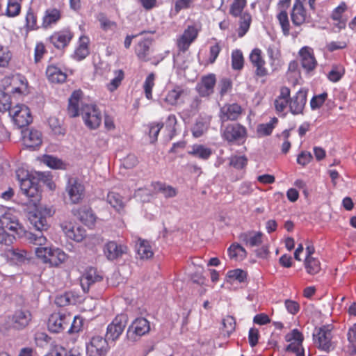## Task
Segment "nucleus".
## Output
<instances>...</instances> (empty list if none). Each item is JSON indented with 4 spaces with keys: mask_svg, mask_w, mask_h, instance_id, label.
<instances>
[{
    "mask_svg": "<svg viewBox=\"0 0 356 356\" xmlns=\"http://www.w3.org/2000/svg\"><path fill=\"white\" fill-rule=\"evenodd\" d=\"M249 59L252 65L256 68L257 76L263 77L268 74V70L265 67L266 61L263 58L262 51L259 48H254L250 54Z\"/></svg>",
    "mask_w": 356,
    "mask_h": 356,
    "instance_id": "aec40b11",
    "label": "nucleus"
},
{
    "mask_svg": "<svg viewBox=\"0 0 356 356\" xmlns=\"http://www.w3.org/2000/svg\"><path fill=\"white\" fill-rule=\"evenodd\" d=\"M0 243L10 245L15 239V234L19 236L24 235L26 232L20 225L17 217V213L12 209H8L0 215Z\"/></svg>",
    "mask_w": 356,
    "mask_h": 356,
    "instance_id": "7ed1b4c3",
    "label": "nucleus"
},
{
    "mask_svg": "<svg viewBox=\"0 0 356 356\" xmlns=\"http://www.w3.org/2000/svg\"><path fill=\"white\" fill-rule=\"evenodd\" d=\"M51 354L52 356H82L78 348H73L67 350L61 346H56Z\"/></svg>",
    "mask_w": 356,
    "mask_h": 356,
    "instance_id": "603ef678",
    "label": "nucleus"
},
{
    "mask_svg": "<svg viewBox=\"0 0 356 356\" xmlns=\"http://www.w3.org/2000/svg\"><path fill=\"white\" fill-rule=\"evenodd\" d=\"M83 185L76 178H69L65 186V192L72 203H79L84 196Z\"/></svg>",
    "mask_w": 356,
    "mask_h": 356,
    "instance_id": "f3484780",
    "label": "nucleus"
},
{
    "mask_svg": "<svg viewBox=\"0 0 356 356\" xmlns=\"http://www.w3.org/2000/svg\"><path fill=\"white\" fill-rule=\"evenodd\" d=\"M240 240L250 247L258 246L262 243V233L250 232L243 233L239 236Z\"/></svg>",
    "mask_w": 356,
    "mask_h": 356,
    "instance_id": "f704fd0d",
    "label": "nucleus"
},
{
    "mask_svg": "<svg viewBox=\"0 0 356 356\" xmlns=\"http://www.w3.org/2000/svg\"><path fill=\"white\" fill-rule=\"evenodd\" d=\"M188 154L199 159L207 160L212 154V151L210 148L206 147L202 145H194L192 147V149L188 152Z\"/></svg>",
    "mask_w": 356,
    "mask_h": 356,
    "instance_id": "a19ab883",
    "label": "nucleus"
},
{
    "mask_svg": "<svg viewBox=\"0 0 356 356\" xmlns=\"http://www.w3.org/2000/svg\"><path fill=\"white\" fill-rule=\"evenodd\" d=\"M60 17L61 15L59 10L56 8L48 9L45 11L42 19V26L45 29L49 28L58 22Z\"/></svg>",
    "mask_w": 356,
    "mask_h": 356,
    "instance_id": "e433bc0d",
    "label": "nucleus"
},
{
    "mask_svg": "<svg viewBox=\"0 0 356 356\" xmlns=\"http://www.w3.org/2000/svg\"><path fill=\"white\" fill-rule=\"evenodd\" d=\"M102 280V276L96 268H90L86 270L81 277V285L84 291H88L91 285Z\"/></svg>",
    "mask_w": 356,
    "mask_h": 356,
    "instance_id": "a878e982",
    "label": "nucleus"
},
{
    "mask_svg": "<svg viewBox=\"0 0 356 356\" xmlns=\"http://www.w3.org/2000/svg\"><path fill=\"white\" fill-rule=\"evenodd\" d=\"M198 30L195 26H188L183 33L177 38L176 44L179 51L183 53L188 50L191 44L197 39Z\"/></svg>",
    "mask_w": 356,
    "mask_h": 356,
    "instance_id": "dca6fc26",
    "label": "nucleus"
},
{
    "mask_svg": "<svg viewBox=\"0 0 356 356\" xmlns=\"http://www.w3.org/2000/svg\"><path fill=\"white\" fill-rule=\"evenodd\" d=\"M10 114L13 117L15 124L19 128L26 127L33 121L30 109L24 104L16 105L10 109Z\"/></svg>",
    "mask_w": 356,
    "mask_h": 356,
    "instance_id": "f8f14e48",
    "label": "nucleus"
},
{
    "mask_svg": "<svg viewBox=\"0 0 356 356\" xmlns=\"http://www.w3.org/2000/svg\"><path fill=\"white\" fill-rule=\"evenodd\" d=\"M31 316L28 311L17 310L11 316H8V321L13 328L22 330L28 325Z\"/></svg>",
    "mask_w": 356,
    "mask_h": 356,
    "instance_id": "412c9836",
    "label": "nucleus"
},
{
    "mask_svg": "<svg viewBox=\"0 0 356 356\" xmlns=\"http://www.w3.org/2000/svg\"><path fill=\"white\" fill-rule=\"evenodd\" d=\"M289 96H290V90L282 91L274 102L275 108L277 112H282L289 104Z\"/></svg>",
    "mask_w": 356,
    "mask_h": 356,
    "instance_id": "37998d69",
    "label": "nucleus"
},
{
    "mask_svg": "<svg viewBox=\"0 0 356 356\" xmlns=\"http://www.w3.org/2000/svg\"><path fill=\"white\" fill-rule=\"evenodd\" d=\"M163 127V124H159V123H157V124L152 123L149 125L148 134H149V137L150 139V142L152 143H154L157 140L158 135L160 132V130L161 129V128Z\"/></svg>",
    "mask_w": 356,
    "mask_h": 356,
    "instance_id": "bf43d9fd",
    "label": "nucleus"
},
{
    "mask_svg": "<svg viewBox=\"0 0 356 356\" xmlns=\"http://www.w3.org/2000/svg\"><path fill=\"white\" fill-rule=\"evenodd\" d=\"M228 254L231 259H243L246 257L247 252L243 247L238 243H234L228 248Z\"/></svg>",
    "mask_w": 356,
    "mask_h": 356,
    "instance_id": "c03bdc74",
    "label": "nucleus"
},
{
    "mask_svg": "<svg viewBox=\"0 0 356 356\" xmlns=\"http://www.w3.org/2000/svg\"><path fill=\"white\" fill-rule=\"evenodd\" d=\"M247 4V0H233L229 8V14L232 17L238 19L236 31L239 38L243 37L248 32L252 22L250 13L245 10Z\"/></svg>",
    "mask_w": 356,
    "mask_h": 356,
    "instance_id": "39448f33",
    "label": "nucleus"
},
{
    "mask_svg": "<svg viewBox=\"0 0 356 356\" xmlns=\"http://www.w3.org/2000/svg\"><path fill=\"white\" fill-rule=\"evenodd\" d=\"M152 41V39L149 38H143L135 46V54L139 60L142 61H147L149 60L148 56Z\"/></svg>",
    "mask_w": 356,
    "mask_h": 356,
    "instance_id": "7c9ffc66",
    "label": "nucleus"
},
{
    "mask_svg": "<svg viewBox=\"0 0 356 356\" xmlns=\"http://www.w3.org/2000/svg\"><path fill=\"white\" fill-rule=\"evenodd\" d=\"M286 80L291 87H295L301 79L298 62L293 60L289 62L285 75Z\"/></svg>",
    "mask_w": 356,
    "mask_h": 356,
    "instance_id": "bb28decb",
    "label": "nucleus"
},
{
    "mask_svg": "<svg viewBox=\"0 0 356 356\" xmlns=\"http://www.w3.org/2000/svg\"><path fill=\"white\" fill-rule=\"evenodd\" d=\"M74 38V33L70 29L54 32L48 38L49 42L58 50H63L70 43Z\"/></svg>",
    "mask_w": 356,
    "mask_h": 356,
    "instance_id": "4468645a",
    "label": "nucleus"
},
{
    "mask_svg": "<svg viewBox=\"0 0 356 356\" xmlns=\"http://www.w3.org/2000/svg\"><path fill=\"white\" fill-rule=\"evenodd\" d=\"M47 326L51 332L58 333L69 327L68 332L74 333L80 330L81 320L65 313L56 312L49 316Z\"/></svg>",
    "mask_w": 356,
    "mask_h": 356,
    "instance_id": "20e7f679",
    "label": "nucleus"
},
{
    "mask_svg": "<svg viewBox=\"0 0 356 356\" xmlns=\"http://www.w3.org/2000/svg\"><path fill=\"white\" fill-rule=\"evenodd\" d=\"M85 124L91 129L99 127L102 122V114L97 106L90 104L88 97L83 95L82 90H74L68 100L67 114L70 118L79 115V106Z\"/></svg>",
    "mask_w": 356,
    "mask_h": 356,
    "instance_id": "f257e3e1",
    "label": "nucleus"
},
{
    "mask_svg": "<svg viewBox=\"0 0 356 356\" xmlns=\"http://www.w3.org/2000/svg\"><path fill=\"white\" fill-rule=\"evenodd\" d=\"M54 213V211L49 207H40L35 212L30 213L29 220L31 224L35 228L36 232H42L47 231L49 225L47 220V216H51Z\"/></svg>",
    "mask_w": 356,
    "mask_h": 356,
    "instance_id": "9d476101",
    "label": "nucleus"
},
{
    "mask_svg": "<svg viewBox=\"0 0 356 356\" xmlns=\"http://www.w3.org/2000/svg\"><path fill=\"white\" fill-rule=\"evenodd\" d=\"M277 122L278 120L277 118H273L269 122L259 124L257 129V134L260 136L270 135Z\"/></svg>",
    "mask_w": 356,
    "mask_h": 356,
    "instance_id": "a18cd8bd",
    "label": "nucleus"
},
{
    "mask_svg": "<svg viewBox=\"0 0 356 356\" xmlns=\"http://www.w3.org/2000/svg\"><path fill=\"white\" fill-rule=\"evenodd\" d=\"M248 159L245 156H233L230 158V165L236 169H242L247 165Z\"/></svg>",
    "mask_w": 356,
    "mask_h": 356,
    "instance_id": "052dcab7",
    "label": "nucleus"
},
{
    "mask_svg": "<svg viewBox=\"0 0 356 356\" xmlns=\"http://www.w3.org/2000/svg\"><path fill=\"white\" fill-rule=\"evenodd\" d=\"M26 238L29 243L38 246L35 253L44 264L58 266L67 259V255L62 250L52 245L44 246L47 239L43 233H26Z\"/></svg>",
    "mask_w": 356,
    "mask_h": 356,
    "instance_id": "f03ea898",
    "label": "nucleus"
},
{
    "mask_svg": "<svg viewBox=\"0 0 356 356\" xmlns=\"http://www.w3.org/2000/svg\"><path fill=\"white\" fill-rule=\"evenodd\" d=\"M2 83L4 88L11 89H26L29 86L27 79L21 74L5 76L2 79Z\"/></svg>",
    "mask_w": 356,
    "mask_h": 356,
    "instance_id": "5701e85b",
    "label": "nucleus"
},
{
    "mask_svg": "<svg viewBox=\"0 0 356 356\" xmlns=\"http://www.w3.org/2000/svg\"><path fill=\"white\" fill-rule=\"evenodd\" d=\"M44 177H46L45 175L43 172H41L38 173V178L29 177L20 180V190L22 195H24L26 198V204H29L33 207H36L40 202L41 199V192L39 186V181L42 180L44 182L49 181L47 177L44 180Z\"/></svg>",
    "mask_w": 356,
    "mask_h": 356,
    "instance_id": "423d86ee",
    "label": "nucleus"
},
{
    "mask_svg": "<svg viewBox=\"0 0 356 356\" xmlns=\"http://www.w3.org/2000/svg\"><path fill=\"white\" fill-rule=\"evenodd\" d=\"M11 99L8 94L4 90H0V112H4L10 109Z\"/></svg>",
    "mask_w": 356,
    "mask_h": 356,
    "instance_id": "4d7b16f0",
    "label": "nucleus"
},
{
    "mask_svg": "<svg viewBox=\"0 0 356 356\" xmlns=\"http://www.w3.org/2000/svg\"><path fill=\"white\" fill-rule=\"evenodd\" d=\"M150 331V323L145 318H136L128 327L126 332V339L128 341L136 343L143 336L147 334Z\"/></svg>",
    "mask_w": 356,
    "mask_h": 356,
    "instance_id": "0eeeda50",
    "label": "nucleus"
},
{
    "mask_svg": "<svg viewBox=\"0 0 356 356\" xmlns=\"http://www.w3.org/2000/svg\"><path fill=\"white\" fill-rule=\"evenodd\" d=\"M128 323L126 314L117 315L106 329V338L108 341H116L124 332Z\"/></svg>",
    "mask_w": 356,
    "mask_h": 356,
    "instance_id": "9b49d317",
    "label": "nucleus"
},
{
    "mask_svg": "<svg viewBox=\"0 0 356 356\" xmlns=\"http://www.w3.org/2000/svg\"><path fill=\"white\" fill-rule=\"evenodd\" d=\"M48 124L54 135L63 136L65 134V129L63 127L62 122L57 118L50 117L48 119Z\"/></svg>",
    "mask_w": 356,
    "mask_h": 356,
    "instance_id": "49530a36",
    "label": "nucleus"
},
{
    "mask_svg": "<svg viewBox=\"0 0 356 356\" xmlns=\"http://www.w3.org/2000/svg\"><path fill=\"white\" fill-rule=\"evenodd\" d=\"M90 38L86 35H81L78 42V46L75 49L72 57L77 61H81L90 54Z\"/></svg>",
    "mask_w": 356,
    "mask_h": 356,
    "instance_id": "c85d7f7f",
    "label": "nucleus"
},
{
    "mask_svg": "<svg viewBox=\"0 0 356 356\" xmlns=\"http://www.w3.org/2000/svg\"><path fill=\"white\" fill-rule=\"evenodd\" d=\"M13 54L8 46L0 42V68H7L10 65Z\"/></svg>",
    "mask_w": 356,
    "mask_h": 356,
    "instance_id": "58836bf2",
    "label": "nucleus"
},
{
    "mask_svg": "<svg viewBox=\"0 0 356 356\" xmlns=\"http://www.w3.org/2000/svg\"><path fill=\"white\" fill-rule=\"evenodd\" d=\"M222 138L229 144L240 145L246 140L247 129L240 124H229L222 131Z\"/></svg>",
    "mask_w": 356,
    "mask_h": 356,
    "instance_id": "1a4fd4ad",
    "label": "nucleus"
},
{
    "mask_svg": "<svg viewBox=\"0 0 356 356\" xmlns=\"http://www.w3.org/2000/svg\"><path fill=\"white\" fill-rule=\"evenodd\" d=\"M177 118L174 115H170L165 122V128L168 130L169 136L172 138L175 134Z\"/></svg>",
    "mask_w": 356,
    "mask_h": 356,
    "instance_id": "774afa93",
    "label": "nucleus"
},
{
    "mask_svg": "<svg viewBox=\"0 0 356 356\" xmlns=\"http://www.w3.org/2000/svg\"><path fill=\"white\" fill-rule=\"evenodd\" d=\"M46 75L51 83H63L66 81L67 73L63 72L57 65L51 64L47 67Z\"/></svg>",
    "mask_w": 356,
    "mask_h": 356,
    "instance_id": "c756f323",
    "label": "nucleus"
},
{
    "mask_svg": "<svg viewBox=\"0 0 356 356\" xmlns=\"http://www.w3.org/2000/svg\"><path fill=\"white\" fill-rule=\"evenodd\" d=\"M298 58L302 68L307 73H310L316 69L318 63L312 47H302L298 51Z\"/></svg>",
    "mask_w": 356,
    "mask_h": 356,
    "instance_id": "2eb2a0df",
    "label": "nucleus"
},
{
    "mask_svg": "<svg viewBox=\"0 0 356 356\" xmlns=\"http://www.w3.org/2000/svg\"><path fill=\"white\" fill-rule=\"evenodd\" d=\"M167 94H165L164 96V101L170 104V105H175L177 103L180 95H181V91L179 90H166Z\"/></svg>",
    "mask_w": 356,
    "mask_h": 356,
    "instance_id": "680f3d73",
    "label": "nucleus"
},
{
    "mask_svg": "<svg viewBox=\"0 0 356 356\" xmlns=\"http://www.w3.org/2000/svg\"><path fill=\"white\" fill-rule=\"evenodd\" d=\"M285 340L288 342H298L299 344H302L303 341V336L302 333L297 329H293L290 333L285 335Z\"/></svg>",
    "mask_w": 356,
    "mask_h": 356,
    "instance_id": "69168bd1",
    "label": "nucleus"
},
{
    "mask_svg": "<svg viewBox=\"0 0 356 356\" xmlns=\"http://www.w3.org/2000/svg\"><path fill=\"white\" fill-rule=\"evenodd\" d=\"M47 54V50L44 42H37L34 48V62L40 63L44 56Z\"/></svg>",
    "mask_w": 356,
    "mask_h": 356,
    "instance_id": "864d4df0",
    "label": "nucleus"
},
{
    "mask_svg": "<svg viewBox=\"0 0 356 356\" xmlns=\"http://www.w3.org/2000/svg\"><path fill=\"white\" fill-rule=\"evenodd\" d=\"M349 344L347 346V352L350 355H356V324L350 328L348 333Z\"/></svg>",
    "mask_w": 356,
    "mask_h": 356,
    "instance_id": "09e8293b",
    "label": "nucleus"
},
{
    "mask_svg": "<svg viewBox=\"0 0 356 356\" xmlns=\"http://www.w3.org/2000/svg\"><path fill=\"white\" fill-rule=\"evenodd\" d=\"M106 202L117 211L123 210L124 207L123 197L115 192H109L108 193Z\"/></svg>",
    "mask_w": 356,
    "mask_h": 356,
    "instance_id": "ea45409f",
    "label": "nucleus"
},
{
    "mask_svg": "<svg viewBox=\"0 0 356 356\" xmlns=\"http://www.w3.org/2000/svg\"><path fill=\"white\" fill-rule=\"evenodd\" d=\"M221 50L222 47L220 42H216L213 44L211 45L209 47V56L208 58V63L210 64L214 63Z\"/></svg>",
    "mask_w": 356,
    "mask_h": 356,
    "instance_id": "6e6d98bb",
    "label": "nucleus"
},
{
    "mask_svg": "<svg viewBox=\"0 0 356 356\" xmlns=\"http://www.w3.org/2000/svg\"><path fill=\"white\" fill-rule=\"evenodd\" d=\"M207 130V125L202 121H197L192 128L193 136L199 138Z\"/></svg>",
    "mask_w": 356,
    "mask_h": 356,
    "instance_id": "338daca9",
    "label": "nucleus"
},
{
    "mask_svg": "<svg viewBox=\"0 0 356 356\" xmlns=\"http://www.w3.org/2000/svg\"><path fill=\"white\" fill-rule=\"evenodd\" d=\"M232 67L234 70H241L244 67V57L240 49H234L232 52Z\"/></svg>",
    "mask_w": 356,
    "mask_h": 356,
    "instance_id": "79ce46f5",
    "label": "nucleus"
},
{
    "mask_svg": "<svg viewBox=\"0 0 356 356\" xmlns=\"http://www.w3.org/2000/svg\"><path fill=\"white\" fill-rule=\"evenodd\" d=\"M275 17L282 29L283 35L284 36H289L290 35L291 25L287 11H278Z\"/></svg>",
    "mask_w": 356,
    "mask_h": 356,
    "instance_id": "4c0bfd02",
    "label": "nucleus"
},
{
    "mask_svg": "<svg viewBox=\"0 0 356 356\" xmlns=\"http://www.w3.org/2000/svg\"><path fill=\"white\" fill-rule=\"evenodd\" d=\"M227 276L230 279L243 282L246 280L247 273L241 269H235L228 271Z\"/></svg>",
    "mask_w": 356,
    "mask_h": 356,
    "instance_id": "e2e57ef3",
    "label": "nucleus"
},
{
    "mask_svg": "<svg viewBox=\"0 0 356 356\" xmlns=\"http://www.w3.org/2000/svg\"><path fill=\"white\" fill-rule=\"evenodd\" d=\"M332 327L330 325H323L315 329L313 337L314 343L318 348L325 352H330L334 349V346L332 341Z\"/></svg>",
    "mask_w": 356,
    "mask_h": 356,
    "instance_id": "6e6552de",
    "label": "nucleus"
},
{
    "mask_svg": "<svg viewBox=\"0 0 356 356\" xmlns=\"http://www.w3.org/2000/svg\"><path fill=\"white\" fill-rule=\"evenodd\" d=\"M3 256L15 263H23L29 258V254L26 250L14 248L6 250Z\"/></svg>",
    "mask_w": 356,
    "mask_h": 356,
    "instance_id": "2f4dec72",
    "label": "nucleus"
},
{
    "mask_svg": "<svg viewBox=\"0 0 356 356\" xmlns=\"http://www.w3.org/2000/svg\"><path fill=\"white\" fill-rule=\"evenodd\" d=\"M26 26L30 31L38 29L37 17L31 8L29 9L26 12Z\"/></svg>",
    "mask_w": 356,
    "mask_h": 356,
    "instance_id": "5fc2aeb1",
    "label": "nucleus"
},
{
    "mask_svg": "<svg viewBox=\"0 0 356 356\" xmlns=\"http://www.w3.org/2000/svg\"><path fill=\"white\" fill-rule=\"evenodd\" d=\"M305 266L307 272L311 275H315L321 270L319 261L314 257L306 258L305 261Z\"/></svg>",
    "mask_w": 356,
    "mask_h": 356,
    "instance_id": "8fccbe9b",
    "label": "nucleus"
},
{
    "mask_svg": "<svg viewBox=\"0 0 356 356\" xmlns=\"http://www.w3.org/2000/svg\"><path fill=\"white\" fill-rule=\"evenodd\" d=\"M21 11V3L17 1L8 0L6 15L9 17H15L19 15Z\"/></svg>",
    "mask_w": 356,
    "mask_h": 356,
    "instance_id": "3c124183",
    "label": "nucleus"
},
{
    "mask_svg": "<svg viewBox=\"0 0 356 356\" xmlns=\"http://www.w3.org/2000/svg\"><path fill=\"white\" fill-rule=\"evenodd\" d=\"M152 186L156 193H161L165 198L174 197L177 194V191L172 186L160 181L154 182Z\"/></svg>",
    "mask_w": 356,
    "mask_h": 356,
    "instance_id": "c9c22d12",
    "label": "nucleus"
},
{
    "mask_svg": "<svg viewBox=\"0 0 356 356\" xmlns=\"http://www.w3.org/2000/svg\"><path fill=\"white\" fill-rule=\"evenodd\" d=\"M127 246L118 244L115 241H108L104 246V253L108 260H115L127 252Z\"/></svg>",
    "mask_w": 356,
    "mask_h": 356,
    "instance_id": "393cba45",
    "label": "nucleus"
},
{
    "mask_svg": "<svg viewBox=\"0 0 356 356\" xmlns=\"http://www.w3.org/2000/svg\"><path fill=\"white\" fill-rule=\"evenodd\" d=\"M348 6L344 1H341L332 12L330 18L337 23L335 26L339 29H344L346 26L348 18L343 17V13L347 10Z\"/></svg>",
    "mask_w": 356,
    "mask_h": 356,
    "instance_id": "cd10ccee",
    "label": "nucleus"
},
{
    "mask_svg": "<svg viewBox=\"0 0 356 356\" xmlns=\"http://www.w3.org/2000/svg\"><path fill=\"white\" fill-rule=\"evenodd\" d=\"M136 248L137 254L141 259H148L154 255L152 247L147 241L138 239Z\"/></svg>",
    "mask_w": 356,
    "mask_h": 356,
    "instance_id": "72a5a7b5",
    "label": "nucleus"
},
{
    "mask_svg": "<svg viewBox=\"0 0 356 356\" xmlns=\"http://www.w3.org/2000/svg\"><path fill=\"white\" fill-rule=\"evenodd\" d=\"M216 82V75L214 74H209L202 76L201 79L202 86L204 89H213Z\"/></svg>",
    "mask_w": 356,
    "mask_h": 356,
    "instance_id": "0e129e2a",
    "label": "nucleus"
},
{
    "mask_svg": "<svg viewBox=\"0 0 356 356\" xmlns=\"http://www.w3.org/2000/svg\"><path fill=\"white\" fill-rule=\"evenodd\" d=\"M242 113V108L238 104H227L221 107L219 113L220 121L236 120Z\"/></svg>",
    "mask_w": 356,
    "mask_h": 356,
    "instance_id": "4be33fe9",
    "label": "nucleus"
},
{
    "mask_svg": "<svg viewBox=\"0 0 356 356\" xmlns=\"http://www.w3.org/2000/svg\"><path fill=\"white\" fill-rule=\"evenodd\" d=\"M344 74V69L341 66H334L328 73V79L333 81L337 82L339 81Z\"/></svg>",
    "mask_w": 356,
    "mask_h": 356,
    "instance_id": "13d9d810",
    "label": "nucleus"
},
{
    "mask_svg": "<svg viewBox=\"0 0 356 356\" xmlns=\"http://www.w3.org/2000/svg\"><path fill=\"white\" fill-rule=\"evenodd\" d=\"M60 226L66 236L74 241L81 242L86 236V230L79 226L67 222H63Z\"/></svg>",
    "mask_w": 356,
    "mask_h": 356,
    "instance_id": "b1692460",
    "label": "nucleus"
},
{
    "mask_svg": "<svg viewBox=\"0 0 356 356\" xmlns=\"http://www.w3.org/2000/svg\"><path fill=\"white\" fill-rule=\"evenodd\" d=\"M23 140L26 147L34 148L42 144V134L38 130L31 129L24 134Z\"/></svg>",
    "mask_w": 356,
    "mask_h": 356,
    "instance_id": "473e14b6",
    "label": "nucleus"
},
{
    "mask_svg": "<svg viewBox=\"0 0 356 356\" xmlns=\"http://www.w3.org/2000/svg\"><path fill=\"white\" fill-rule=\"evenodd\" d=\"M97 20L100 24L101 29L104 31H112L117 28V23L110 20L104 13L98 15Z\"/></svg>",
    "mask_w": 356,
    "mask_h": 356,
    "instance_id": "de8ad7c7",
    "label": "nucleus"
},
{
    "mask_svg": "<svg viewBox=\"0 0 356 356\" xmlns=\"http://www.w3.org/2000/svg\"><path fill=\"white\" fill-rule=\"evenodd\" d=\"M291 19L295 26H300L309 22V16L300 0H296L290 12Z\"/></svg>",
    "mask_w": 356,
    "mask_h": 356,
    "instance_id": "a211bd4d",
    "label": "nucleus"
},
{
    "mask_svg": "<svg viewBox=\"0 0 356 356\" xmlns=\"http://www.w3.org/2000/svg\"><path fill=\"white\" fill-rule=\"evenodd\" d=\"M307 102L306 90H298L294 95L289 96V106L294 115L302 113Z\"/></svg>",
    "mask_w": 356,
    "mask_h": 356,
    "instance_id": "6ab92c4d",
    "label": "nucleus"
},
{
    "mask_svg": "<svg viewBox=\"0 0 356 356\" xmlns=\"http://www.w3.org/2000/svg\"><path fill=\"white\" fill-rule=\"evenodd\" d=\"M108 341L100 335L93 336L86 344L88 356H104L108 350Z\"/></svg>",
    "mask_w": 356,
    "mask_h": 356,
    "instance_id": "ddd939ff",
    "label": "nucleus"
}]
</instances>
